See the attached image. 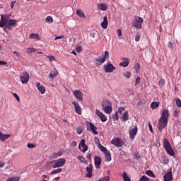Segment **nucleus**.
<instances>
[{"mask_svg": "<svg viewBox=\"0 0 181 181\" xmlns=\"http://www.w3.org/2000/svg\"><path fill=\"white\" fill-rule=\"evenodd\" d=\"M169 110H164L158 120V130L162 132L165 128L168 126V121H169Z\"/></svg>", "mask_w": 181, "mask_h": 181, "instance_id": "nucleus-1", "label": "nucleus"}, {"mask_svg": "<svg viewBox=\"0 0 181 181\" xmlns=\"http://www.w3.org/2000/svg\"><path fill=\"white\" fill-rule=\"evenodd\" d=\"M64 165H66V159L59 158L58 160L50 161L47 164V168H53V169H56V168H62Z\"/></svg>", "mask_w": 181, "mask_h": 181, "instance_id": "nucleus-2", "label": "nucleus"}, {"mask_svg": "<svg viewBox=\"0 0 181 181\" xmlns=\"http://www.w3.org/2000/svg\"><path fill=\"white\" fill-rule=\"evenodd\" d=\"M163 146L168 155L170 156H175V151H173V148H172V146H170V143L168 139L164 138L163 139Z\"/></svg>", "mask_w": 181, "mask_h": 181, "instance_id": "nucleus-3", "label": "nucleus"}, {"mask_svg": "<svg viewBox=\"0 0 181 181\" xmlns=\"http://www.w3.org/2000/svg\"><path fill=\"white\" fill-rule=\"evenodd\" d=\"M144 22V19L139 16H136L134 20L132 21V25L136 29L139 30L142 28V23Z\"/></svg>", "mask_w": 181, "mask_h": 181, "instance_id": "nucleus-4", "label": "nucleus"}, {"mask_svg": "<svg viewBox=\"0 0 181 181\" xmlns=\"http://www.w3.org/2000/svg\"><path fill=\"white\" fill-rule=\"evenodd\" d=\"M105 59H110V52L108 51L105 52V55L103 58H95V65L101 66L105 62Z\"/></svg>", "mask_w": 181, "mask_h": 181, "instance_id": "nucleus-5", "label": "nucleus"}, {"mask_svg": "<svg viewBox=\"0 0 181 181\" xmlns=\"http://www.w3.org/2000/svg\"><path fill=\"white\" fill-rule=\"evenodd\" d=\"M111 144L117 148H121L124 145V141L118 137H115L111 140Z\"/></svg>", "mask_w": 181, "mask_h": 181, "instance_id": "nucleus-6", "label": "nucleus"}, {"mask_svg": "<svg viewBox=\"0 0 181 181\" xmlns=\"http://www.w3.org/2000/svg\"><path fill=\"white\" fill-rule=\"evenodd\" d=\"M78 149L81 151V152H83V153H84L86 151H88V146L86 145V139H81L78 146Z\"/></svg>", "mask_w": 181, "mask_h": 181, "instance_id": "nucleus-7", "label": "nucleus"}, {"mask_svg": "<svg viewBox=\"0 0 181 181\" xmlns=\"http://www.w3.org/2000/svg\"><path fill=\"white\" fill-rule=\"evenodd\" d=\"M115 66L112 65V64L108 62L105 66H104V70L106 73H112L115 70Z\"/></svg>", "mask_w": 181, "mask_h": 181, "instance_id": "nucleus-8", "label": "nucleus"}, {"mask_svg": "<svg viewBox=\"0 0 181 181\" xmlns=\"http://www.w3.org/2000/svg\"><path fill=\"white\" fill-rule=\"evenodd\" d=\"M6 25L8 30H11L13 28H16V26H18V21L15 19L9 20Z\"/></svg>", "mask_w": 181, "mask_h": 181, "instance_id": "nucleus-9", "label": "nucleus"}, {"mask_svg": "<svg viewBox=\"0 0 181 181\" xmlns=\"http://www.w3.org/2000/svg\"><path fill=\"white\" fill-rule=\"evenodd\" d=\"M0 28H4L9 21V16L1 15Z\"/></svg>", "mask_w": 181, "mask_h": 181, "instance_id": "nucleus-10", "label": "nucleus"}, {"mask_svg": "<svg viewBox=\"0 0 181 181\" xmlns=\"http://www.w3.org/2000/svg\"><path fill=\"white\" fill-rule=\"evenodd\" d=\"M20 80L23 84H28V81H29V74L23 72L20 76Z\"/></svg>", "mask_w": 181, "mask_h": 181, "instance_id": "nucleus-11", "label": "nucleus"}, {"mask_svg": "<svg viewBox=\"0 0 181 181\" xmlns=\"http://www.w3.org/2000/svg\"><path fill=\"white\" fill-rule=\"evenodd\" d=\"M95 114L97 116L99 117L100 121H102V122H107V116H105L103 112H101V111H100L98 109L96 110L95 111Z\"/></svg>", "mask_w": 181, "mask_h": 181, "instance_id": "nucleus-12", "label": "nucleus"}, {"mask_svg": "<svg viewBox=\"0 0 181 181\" xmlns=\"http://www.w3.org/2000/svg\"><path fill=\"white\" fill-rule=\"evenodd\" d=\"M73 94L78 101H83V93H81V90H76L73 92Z\"/></svg>", "mask_w": 181, "mask_h": 181, "instance_id": "nucleus-13", "label": "nucleus"}, {"mask_svg": "<svg viewBox=\"0 0 181 181\" xmlns=\"http://www.w3.org/2000/svg\"><path fill=\"white\" fill-rule=\"evenodd\" d=\"M72 104H73V105H74V108H75L76 114H78V115H81V107H80L78 103L74 101V102H72Z\"/></svg>", "mask_w": 181, "mask_h": 181, "instance_id": "nucleus-14", "label": "nucleus"}, {"mask_svg": "<svg viewBox=\"0 0 181 181\" xmlns=\"http://www.w3.org/2000/svg\"><path fill=\"white\" fill-rule=\"evenodd\" d=\"M86 177H91L93 176V164H90L89 166L86 168Z\"/></svg>", "mask_w": 181, "mask_h": 181, "instance_id": "nucleus-15", "label": "nucleus"}, {"mask_svg": "<svg viewBox=\"0 0 181 181\" xmlns=\"http://www.w3.org/2000/svg\"><path fill=\"white\" fill-rule=\"evenodd\" d=\"M57 76H59V72L57 71V70L52 71L48 75V78L53 81V80H54V77H57Z\"/></svg>", "mask_w": 181, "mask_h": 181, "instance_id": "nucleus-16", "label": "nucleus"}, {"mask_svg": "<svg viewBox=\"0 0 181 181\" xmlns=\"http://www.w3.org/2000/svg\"><path fill=\"white\" fill-rule=\"evenodd\" d=\"M122 61L123 62H120L119 66H122L123 67H128L129 66V59L123 57L122 58Z\"/></svg>", "mask_w": 181, "mask_h": 181, "instance_id": "nucleus-17", "label": "nucleus"}, {"mask_svg": "<svg viewBox=\"0 0 181 181\" xmlns=\"http://www.w3.org/2000/svg\"><path fill=\"white\" fill-rule=\"evenodd\" d=\"M36 87L41 94H45L46 93V88H45V86H42L40 83L37 82L36 83Z\"/></svg>", "mask_w": 181, "mask_h": 181, "instance_id": "nucleus-18", "label": "nucleus"}, {"mask_svg": "<svg viewBox=\"0 0 181 181\" xmlns=\"http://www.w3.org/2000/svg\"><path fill=\"white\" fill-rule=\"evenodd\" d=\"M138 134V127H134L129 132V136L131 139H135V135Z\"/></svg>", "mask_w": 181, "mask_h": 181, "instance_id": "nucleus-19", "label": "nucleus"}, {"mask_svg": "<svg viewBox=\"0 0 181 181\" xmlns=\"http://www.w3.org/2000/svg\"><path fill=\"white\" fill-rule=\"evenodd\" d=\"M164 181H172L173 180V175H172V171H169L168 173H166L164 177Z\"/></svg>", "mask_w": 181, "mask_h": 181, "instance_id": "nucleus-20", "label": "nucleus"}, {"mask_svg": "<svg viewBox=\"0 0 181 181\" xmlns=\"http://www.w3.org/2000/svg\"><path fill=\"white\" fill-rule=\"evenodd\" d=\"M101 165V158L99 156L95 157V166L96 169H100V166Z\"/></svg>", "mask_w": 181, "mask_h": 181, "instance_id": "nucleus-21", "label": "nucleus"}, {"mask_svg": "<svg viewBox=\"0 0 181 181\" xmlns=\"http://www.w3.org/2000/svg\"><path fill=\"white\" fill-rule=\"evenodd\" d=\"M11 138V135L9 134H4L2 132H0V141L2 142H5L6 139Z\"/></svg>", "mask_w": 181, "mask_h": 181, "instance_id": "nucleus-22", "label": "nucleus"}, {"mask_svg": "<svg viewBox=\"0 0 181 181\" xmlns=\"http://www.w3.org/2000/svg\"><path fill=\"white\" fill-rule=\"evenodd\" d=\"M101 105H102V108L103 109V108H105V107H110V105H112L111 104V102L110 100L105 99L102 101Z\"/></svg>", "mask_w": 181, "mask_h": 181, "instance_id": "nucleus-23", "label": "nucleus"}, {"mask_svg": "<svg viewBox=\"0 0 181 181\" xmlns=\"http://www.w3.org/2000/svg\"><path fill=\"white\" fill-rule=\"evenodd\" d=\"M101 26L103 29H107L108 26V20L107 19V16L103 18V21L101 23Z\"/></svg>", "mask_w": 181, "mask_h": 181, "instance_id": "nucleus-24", "label": "nucleus"}, {"mask_svg": "<svg viewBox=\"0 0 181 181\" xmlns=\"http://www.w3.org/2000/svg\"><path fill=\"white\" fill-rule=\"evenodd\" d=\"M103 110L106 114H111L112 112V106L105 107Z\"/></svg>", "mask_w": 181, "mask_h": 181, "instance_id": "nucleus-25", "label": "nucleus"}, {"mask_svg": "<svg viewBox=\"0 0 181 181\" xmlns=\"http://www.w3.org/2000/svg\"><path fill=\"white\" fill-rule=\"evenodd\" d=\"M30 39H35V40H40V36L37 33H32L29 36Z\"/></svg>", "mask_w": 181, "mask_h": 181, "instance_id": "nucleus-26", "label": "nucleus"}, {"mask_svg": "<svg viewBox=\"0 0 181 181\" xmlns=\"http://www.w3.org/2000/svg\"><path fill=\"white\" fill-rule=\"evenodd\" d=\"M90 128L91 131L95 134V135H98V132H97V127L94 126V124L89 123Z\"/></svg>", "mask_w": 181, "mask_h": 181, "instance_id": "nucleus-27", "label": "nucleus"}, {"mask_svg": "<svg viewBox=\"0 0 181 181\" xmlns=\"http://www.w3.org/2000/svg\"><path fill=\"white\" fill-rule=\"evenodd\" d=\"M105 156L107 162H111L112 158H111V152H110V151L107 150V151L105 153Z\"/></svg>", "mask_w": 181, "mask_h": 181, "instance_id": "nucleus-28", "label": "nucleus"}, {"mask_svg": "<svg viewBox=\"0 0 181 181\" xmlns=\"http://www.w3.org/2000/svg\"><path fill=\"white\" fill-rule=\"evenodd\" d=\"M122 121H128L129 119V115L128 114V111H125L122 116Z\"/></svg>", "mask_w": 181, "mask_h": 181, "instance_id": "nucleus-29", "label": "nucleus"}, {"mask_svg": "<svg viewBox=\"0 0 181 181\" xmlns=\"http://www.w3.org/2000/svg\"><path fill=\"white\" fill-rule=\"evenodd\" d=\"M76 15L79 16L80 18H86V15H84V11L81 9H77L76 10Z\"/></svg>", "mask_w": 181, "mask_h": 181, "instance_id": "nucleus-30", "label": "nucleus"}, {"mask_svg": "<svg viewBox=\"0 0 181 181\" xmlns=\"http://www.w3.org/2000/svg\"><path fill=\"white\" fill-rule=\"evenodd\" d=\"M159 102H153L151 104V108L152 110H156V108H158L159 107Z\"/></svg>", "mask_w": 181, "mask_h": 181, "instance_id": "nucleus-31", "label": "nucleus"}, {"mask_svg": "<svg viewBox=\"0 0 181 181\" xmlns=\"http://www.w3.org/2000/svg\"><path fill=\"white\" fill-rule=\"evenodd\" d=\"M122 176L124 181H131V178H129V177H128V173H127V172H124L123 175Z\"/></svg>", "mask_w": 181, "mask_h": 181, "instance_id": "nucleus-32", "label": "nucleus"}, {"mask_svg": "<svg viewBox=\"0 0 181 181\" xmlns=\"http://www.w3.org/2000/svg\"><path fill=\"white\" fill-rule=\"evenodd\" d=\"M98 9H100V11H107V4H101L100 5L98 6Z\"/></svg>", "mask_w": 181, "mask_h": 181, "instance_id": "nucleus-33", "label": "nucleus"}, {"mask_svg": "<svg viewBox=\"0 0 181 181\" xmlns=\"http://www.w3.org/2000/svg\"><path fill=\"white\" fill-rule=\"evenodd\" d=\"M146 175H147V176H150V177H156L155 174H153V172H152V170H148L146 172Z\"/></svg>", "mask_w": 181, "mask_h": 181, "instance_id": "nucleus-34", "label": "nucleus"}, {"mask_svg": "<svg viewBox=\"0 0 181 181\" xmlns=\"http://www.w3.org/2000/svg\"><path fill=\"white\" fill-rule=\"evenodd\" d=\"M134 69L136 73H139V70L141 69V65L139 64V63L135 64Z\"/></svg>", "mask_w": 181, "mask_h": 181, "instance_id": "nucleus-35", "label": "nucleus"}, {"mask_svg": "<svg viewBox=\"0 0 181 181\" xmlns=\"http://www.w3.org/2000/svg\"><path fill=\"white\" fill-rule=\"evenodd\" d=\"M98 148L100 149V151H102V152H103V153H105V152L108 151L107 148L104 147V146L101 145V144H98Z\"/></svg>", "mask_w": 181, "mask_h": 181, "instance_id": "nucleus-36", "label": "nucleus"}, {"mask_svg": "<svg viewBox=\"0 0 181 181\" xmlns=\"http://www.w3.org/2000/svg\"><path fill=\"white\" fill-rule=\"evenodd\" d=\"M21 177H11L6 180V181H20Z\"/></svg>", "mask_w": 181, "mask_h": 181, "instance_id": "nucleus-37", "label": "nucleus"}, {"mask_svg": "<svg viewBox=\"0 0 181 181\" xmlns=\"http://www.w3.org/2000/svg\"><path fill=\"white\" fill-rule=\"evenodd\" d=\"M45 22L47 23H53V22H54L53 18L52 16H50L46 17Z\"/></svg>", "mask_w": 181, "mask_h": 181, "instance_id": "nucleus-38", "label": "nucleus"}, {"mask_svg": "<svg viewBox=\"0 0 181 181\" xmlns=\"http://www.w3.org/2000/svg\"><path fill=\"white\" fill-rule=\"evenodd\" d=\"M62 169V168H58L57 170H54L51 172V175H56L57 173H61Z\"/></svg>", "mask_w": 181, "mask_h": 181, "instance_id": "nucleus-39", "label": "nucleus"}, {"mask_svg": "<svg viewBox=\"0 0 181 181\" xmlns=\"http://www.w3.org/2000/svg\"><path fill=\"white\" fill-rule=\"evenodd\" d=\"M26 52L30 54V53H35V52H36V49H35V48H32V47H28L27 48Z\"/></svg>", "mask_w": 181, "mask_h": 181, "instance_id": "nucleus-40", "label": "nucleus"}, {"mask_svg": "<svg viewBox=\"0 0 181 181\" xmlns=\"http://www.w3.org/2000/svg\"><path fill=\"white\" fill-rule=\"evenodd\" d=\"M98 181H110V176L107 175L103 178H100Z\"/></svg>", "mask_w": 181, "mask_h": 181, "instance_id": "nucleus-41", "label": "nucleus"}, {"mask_svg": "<svg viewBox=\"0 0 181 181\" xmlns=\"http://www.w3.org/2000/svg\"><path fill=\"white\" fill-rule=\"evenodd\" d=\"M165 84H166V81H165V79H160L159 81L160 87H163Z\"/></svg>", "mask_w": 181, "mask_h": 181, "instance_id": "nucleus-42", "label": "nucleus"}, {"mask_svg": "<svg viewBox=\"0 0 181 181\" xmlns=\"http://www.w3.org/2000/svg\"><path fill=\"white\" fill-rule=\"evenodd\" d=\"M139 181H149V177H146V175H143Z\"/></svg>", "mask_w": 181, "mask_h": 181, "instance_id": "nucleus-43", "label": "nucleus"}, {"mask_svg": "<svg viewBox=\"0 0 181 181\" xmlns=\"http://www.w3.org/2000/svg\"><path fill=\"white\" fill-rule=\"evenodd\" d=\"M112 118H113V121H118V119H119L118 112H116L113 115Z\"/></svg>", "mask_w": 181, "mask_h": 181, "instance_id": "nucleus-44", "label": "nucleus"}, {"mask_svg": "<svg viewBox=\"0 0 181 181\" xmlns=\"http://www.w3.org/2000/svg\"><path fill=\"white\" fill-rule=\"evenodd\" d=\"M140 40H141V34H139V33H137L135 36V42H139Z\"/></svg>", "mask_w": 181, "mask_h": 181, "instance_id": "nucleus-45", "label": "nucleus"}, {"mask_svg": "<svg viewBox=\"0 0 181 181\" xmlns=\"http://www.w3.org/2000/svg\"><path fill=\"white\" fill-rule=\"evenodd\" d=\"M77 159L81 160L82 163H84V160H86V158L83 156H78Z\"/></svg>", "mask_w": 181, "mask_h": 181, "instance_id": "nucleus-46", "label": "nucleus"}, {"mask_svg": "<svg viewBox=\"0 0 181 181\" xmlns=\"http://www.w3.org/2000/svg\"><path fill=\"white\" fill-rule=\"evenodd\" d=\"M126 78H129V77H131V72L129 71H126L124 73Z\"/></svg>", "mask_w": 181, "mask_h": 181, "instance_id": "nucleus-47", "label": "nucleus"}, {"mask_svg": "<svg viewBox=\"0 0 181 181\" xmlns=\"http://www.w3.org/2000/svg\"><path fill=\"white\" fill-rule=\"evenodd\" d=\"M168 47H169V49H171V50H173V42L170 41L168 43Z\"/></svg>", "mask_w": 181, "mask_h": 181, "instance_id": "nucleus-48", "label": "nucleus"}, {"mask_svg": "<svg viewBox=\"0 0 181 181\" xmlns=\"http://www.w3.org/2000/svg\"><path fill=\"white\" fill-rule=\"evenodd\" d=\"M124 111H125V107H119L118 112H119V114H122V112H124Z\"/></svg>", "mask_w": 181, "mask_h": 181, "instance_id": "nucleus-49", "label": "nucleus"}, {"mask_svg": "<svg viewBox=\"0 0 181 181\" xmlns=\"http://www.w3.org/2000/svg\"><path fill=\"white\" fill-rule=\"evenodd\" d=\"M176 104L179 107H181V100L179 98H176Z\"/></svg>", "mask_w": 181, "mask_h": 181, "instance_id": "nucleus-50", "label": "nucleus"}, {"mask_svg": "<svg viewBox=\"0 0 181 181\" xmlns=\"http://www.w3.org/2000/svg\"><path fill=\"white\" fill-rule=\"evenodd\" d=\"M57 157V153H54L52 155L50 156V159H56Z\"/></svg>", "mask_w": 181, "mask_h": 181, "instance_id": "nucleus-51", "label": "nucleus"}, {"mask_svg": "<svg viewBox=\"0 0 181 181\" xmlns=\"http://www.w3.org/2000/svg\"><path fill=\"white\" fill-rule=\"evenodd\" d=\"M117 36H118L119 37H120V36H122V31L121 30V29H118V30H117Z\"/></svg>", "mask_w": 181, "mask_h": 181, "instance_id": "nucleus-52", "label": "nucleus"}, {"mask_svg": "<svg viewBox=\"0 0 181 181\" xmlns=\"http://www.w3.org/2000/svg\"><path fill=\"white\" fill-rule=\"evenodd\" d=\"M139 83H141V78L138 77L136 78L135 86H138V84H139Z\"/></svg>", "mask_w": 181, "mask_h": 181, "instance_id": "nucleus-53", "label": "nucleus"}, {"mask_svg": "<svg viewBox=\"0 0 181 181\" xmlns=\"http://www.w3.org/2000/svg\"><path fill=\"white\" fill-rule=\"evenodd\" d=\"M76 52H77V53H80V52H83V47H76Z\"/></svg>", "mask_w": 181, "mask_h": 181, "instance_id": "nucleus-54", "label": "nucleus"}, {"mask_svg": "<svg viewBox=\"0 0 181 181\" xmlns=\"http://www.w3.org/2000/svg\"><path fill=\"white\" fill-rule=\"evenodd\" d=\"M13 54H16V56H17V57H22V55H21V52H18L16 51H14L13 52Z\"/></svg>", "mask_w": 181, "mask_h": 181, "instance_id": "nucleus-55", "label": "nucleus"}, {"mask_svg": "<svg viewBox=\"0 0 181 181\" xmlns=\"http://www.w3.org/2000/svg\"><path fill=\"white\" fill-rule=\"evenodd\" d=\"M13 97L17 100V101H21V99L19 98V95L16 93H13Z\"/></svg>", "mask_w": 181, "mask_h": 181, "instance_id": "nucleus-56", "label": "nucleus"}, {"mask_svg": "<svg viewBox=\"0 0 181 181\" xmlns=\"http://www.w3.org/2000/svg\"><path fill=\"white\" fill-rule=\"evenodd\" d=\"M54 36H55L54 40H57L58 39H63V37H64V35L57 36L55 35Z\"/></svg>", "mask_w": 181, "mask_h": 181, "instance_id": "nucleus-57", "label": "nucleus"}, {"mask_svg": "<svg viewBox=\"0 0 181 181\" xmlns=\"http://www.w3.org/2000/svg\"><path fill=\"white\" fill-rule=\"evenodd\" d=\"M28 148H35L36 145L33 144H28L27 145Z\"/></svg>", "mask_w": 181, "mask_h": 181, "instance_id": "nucleus-58", "label": "nucleus"}, {"mask_svg": "<svg viewBox=\"0 0 181 181\" xmlns=\"http://www.w3.org/2000/svg\"><path fill=\"white\" fill-rule=\"evenodd\" d=\"M82 132H83V130L81 129L80 128L76 129V134H78V135H80Z\"/></svg>", "mask_w": 181, "mask_h": 181, "instance_id": "nucleus-59", "label": "nucleus"}, {"mask_svg": "<svg viewBox=\"0 0 181 181\" xmlns=\"http://www.w3.org/2000/svg\"><path fill=\"white\" fill-rule=\"evenodd\" d=\"M15 4H16V1H11V9H13V6H15Z\"/></svg>", "mask_w": 181, "mask_h": 181, "instance_id": "nucleus-60", "label": "nucleus"}, {"mask_svg": "<svg viewBox=\"0 0 181 181\" xmlns=\"http://www.w3.org/2000/svg\"><path fill=\"white\" fill-rule=\"evenodd\" d=\"M148 128L150 129V132L153 133V129H152V124H151V123L148 124Z\"/></svg>", "mask_w": 181, "mask_h": 181, "instance_id": "nucleus-61", "label": "nucleus"}, {"mask_svg": "<svg viewBox=\"0 0 181 181\" xmlns=\"http://www.w3.org/2000/svg\"><path fill=\"white\" fill-rule=\"evenodd\" d=\"M86 158H87L90 162H91V154H90V153L88 154L87 156H86Z\"/></svg>", "mask_w": 181, "mask_h": 181, "instance_id": "nucleus-62", "label": "nucleus"}, {"mask_svg": "<svg viewBox=\"0 0 181 181\" xmlns=\"http://www.w3.org/2000/svg\"><path fill=\"white\" fill-rule=\"evenodd\" d=\"M48 59H49V62H53V61H54V57H53V56L48 57Z\"/></svg>", "mask_w": 181, "mask_h": 181, "instance_id": "nucleus-63", "label": "nucleus"}, {"mask_svg": "<svg viewBox=\"0 0 181 181\" xmlns=\"http://www.w3.org/2000/svg\"><path fill=\"white\" fill-rule=\"evenodd\" d=\"M90 37H93V38L95 37V33H90Z\"/></svg>", "mask_w": 181, "mask_h": 181, "instance_id": "nucleus-64", "label": "nucleus"}]
</instances>
